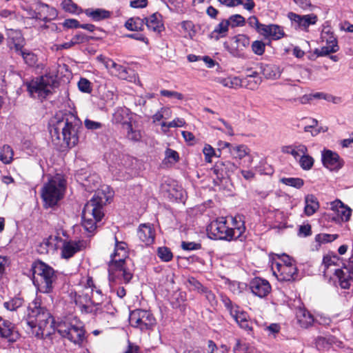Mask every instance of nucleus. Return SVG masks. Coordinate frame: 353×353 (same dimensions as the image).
I'll return each instance as SVG.
<instances>
[{
	"instance_id": "obj_11",
	"label": "nucleus",
	"mask_w": 353,
	"mask_h": 353,
	"mask_svg": "<svg viewBox=\"0 0 353 353\" xmlns=\"http://www.w3.org/2000/svg\"><path fill=\"white\" fill-rule=\"evenodd\" d=\"M130 322L132 326L141 330H150L156 324V319L149 311L135 310L130 313Z\"/></svg>"
},
{
	"instance_id": "obj_28",
	"label": "nucleus",
	"mask_w": 353,
	"mask_h": 353,
	"mask_svg": "<svg viewBox=\"0 0 353 353\" xmlns=\"http://www.w3.org/2000/svg\"><path fill=\"white\" fill-rule=\"evenodd\" d=\"M84 12L94 21L106 19L110 17V12L102 8H88L85 10Z\"/></svg>"
},
{
	"instance_id": "obj_10",
	"label": "nucleus",
	"mask_w": 353,
	"mask_h": 353,
	"mask_svg": "<svg viewBox=\"0 0 353 353\" xmlns=\"http://www.w3.org/2000/svg\"><path fill=\"white\" fill-rule=\"evenodd\" d=\"M207 232L211 239L232 240V228L227 225V221L223 217L212 221L207 226Z\"/></svg>"
},
{
	"instance_id": "obj_41",
	"label": "nucleus",
	"mask_w": 353,
	"mask_h": 353,
	"mask_svg": "<svg viewBox=\"0 0 353 353\" xmlns=\"http://www.w3.org/2000/svg\"><path fill=\"white\" fill-rule=\"evenodd\" d=\"M341 261L340 257L334 254H328L326 256H323V265L325 267V269H327L331 265H339V262Z\"/></svg>"
},
{
	"instance_id": "obj_25",
	"label": "nucleus",
	"mask_w": 353,
	"mask_h": 353,
	"mask_svg": "<svg viewBox=\"0 0 353 353\" xmlns=\"http://www.w3.org/2000/svg\"><path fill=\"white\" fill-rule=\"evenodd\" d=\"M161 15L158 13L152 14L149 18L145 17V24L148 29L154 32H161L163 28V25L161 20Z\"/></svg>"
},
{
	"instance_id": "obj_37",
	"label": "nucleus",
	"mask_w": 353,
	"mask_h": 353,
	"mask_svg": "<svg viewBox=\"0 0 353 353\" xmlns=\"http://www.w3.org/2000/svg\"><path fill=\"white\" fill-rule=\"evenodd\" d=\"M14 152L8 145H4L0 151V160L5 164H9L13 159Z\"/></svg>"
},
{
	"instance_id": "obj_14",
	"label": "nucleus",
	"mask_w": 353,
	"mask_h": 353,
	"mask_svg": "<svg viewBox=\"0 0 353 353\" xmlns=\"http://www.w3.org/2000/svg\"><path fill=\"white\" fill-rule=\"evenodd\" d=\"M20 334L15 325L8 320L0 316V337L6 339L9 343H14L19 339Z\"/></svg>"
},
{
	"instance_id": "obj_58",
	"label": "nucleus",
	"mask_w": 353,
	"mask_h": 353,
	"mask_svg": "<svg viewBox=\"0 0 353 353\" xmlns=\"http://www.w3.org/2000/svg\"><path fill=\"white\" fill-rule=\"evenodd\" d=\"M91 39H92V37L87 36L82 32H79L72 37V41L76 45L88 42Z\"/></svg>"
},
{
	"instance_id": "obj_17",
	"label": "nucleus",
	"mask_w": 353,
	"mask_h": 353,
	"mask_svg": "<svg viewBox=\"0 0 353 353\" xmlns=\"http://www.w3.org/2000/svg\"><path fill=\"white\" fill-rule=\"evenodd\" d=\"M237 168V165L230 161H223L220 160L215 163L212 170L218 179H223L230 177Z\"/></svg>"
},
{
	"instance_id": "obj_12",
	"label": "nucleus",
	"mask_w": 353,
	"mask_h": 353,
	"mask_svg": "<svg viewBox=\"0 0 353 353\" xmlns=\"http://www.w3.org/2000/svg\"><path fill=\"white\" fill-rule=\"evenodd\" d=\"M321 156L323 165L330 170H338L344 164L343 160L339 155L330 150H323Z\"/></svg>"
},
{
	"instance_id": "obj_19",
	"label": "nucleus",
	"mask_w": 353,
	"mask_h": 353,
	"mask_svg": "<svg viewBox=\"0 0 353 353\" xmlns=\"http://www.w3.org/2000/svg\"><path fill=\"white\" fill-rule=\"evenodd\" d=\"M74 301L82 314H90L92 312L93 307L90 305L91 294H89L88 292L76 294Z\"/></svg>"
},
{
	"instance_id": "obj_26",
	"label": "nucleus",
	"mask_w": 353,
	"mask_h": 353,
	"mask_svg": "<svg viewBox=\"0 0 353 353\" xmlns=\"http://www.w3.org/2000/svg\"><path fill=\"white\" fill-rule=\"evenodd\" d=\"M81 250L80 241H70L65 242L61 250V256L64 259H70Z\"/></svg>"
},
{
	"instance_id": "obj_64",
	"label": "nucleus",
	"mask_w": 353,
	"mask_h": 353,
	"mask_svg": "<svg viewBox=\"0 0 353 353\" xmlns=\"http://www.w3.org/2000/svg\"><path fill=\"white\" fill-rule=\"evenodd\" d=\"M201 293L205 295L206 299L209 301L211 305H216L217 301L216 300L215 294L211 290H208L207 288H205Z\"/></svg>"
},
{
	"instance_id": "obj_36",
	"label": "nucleus",
	"mask_w": 353,
	"mask_h": 353,
	"mask_svg": "<svg viewBox=\"0 0 353 353\" xmlns=\"http://www.w3.org/2000/svg\"><path fill=\"white\" fill-rule=\"evenodd\" d=\"M230 153L234 158L241 159L248 155L249 151L245 145H232L230 149Z\"/></svg>"
},
{
	"instance_id": "obj_63",
	"label": "nucleus",
	"mask_w": 353,
	"mask_h": 353,
	"mask_svg": "<svg viewBox=\"0 0 353 353\" xmlns=\"http://www.w3.org/2000/svg\"><path fill=\"white\" fill-rule=\"evenodd\" d=\"M234 353H249L248 347L245 343H242L240 340H236V345L233 348Z\"/></svg>"
},
{
	"instance_id": "obj_18",
	"label": "nucleus",
	"mask_w": 353,
	"mask_h": 353,
	"mask_svg": "<svg viewBox=\"0 0 353 353\" xmlns=\"http://www.w3.org/2000/svg\"><path fill=\"white\" fill-rule=\"evenodd\" d=\"M252 292L260 298L265 297L271 291L269 282L259 277L253 279L249 284Z\"/></svg>"
},
{
	"instance_id": "obj_16",
	"label": "nucleus",
	"mask_w": 353,
	"mask_h": 353,
	"mask_svg": "<svg viewBox=\"0 0 353 353\" xmlns=\"http://www.w3.org/2000/svg\"><path fill=\"white\" fill-rule=\"evenodd\" d=\"M334 274L339 279L341 288L349 289L351 281H353V261H350L347 265H344L341 269L335 270Z\"/></svg>"
},
{
	"instance_id": "obj_42",
	"label": "nucleus",
	"mask_w": 353,
	"mask_h": 353,
	"mask_svg": "<svg viewBox=\"0 0 353 353\" xmlns=\"http://www.w3.org/2000/svg\"><path fill=\"white\" fill-rule=\"evenodd\" d=\"M281 183L288 186H291L297 189L301 188L304 185V181L301 178H281L280 179Z\"/></svg>"
},
{
	"instance_id": "obj_45",
	"label": "nucleus",
	"mask_w": 353,
	"mask_h": 353,
	"mask_svg": "<svg viewBox=\"0 0 353 353\" xmlns=\"http://www.w3.org/2000/svg\"><path fill=\"white\" fill-rule=\"evenodd\" d=\"M229 23V26H231L232 28L243 26L245 23V19L241 14H234L229 17L228 19L225 20Z\"/></svg>"
},
{
	"instance_id": "obj_7",
	"label": "nucleus",
	"mask_w": 353,
	"mask_h": 353,
	"mask_svg": "<svg viewBox=\"0 0 353 353\" xmlns=\"http://www.w3.org/2000/svg\"><path fill=\"white\" fill-rule=\"evenodd\" d=\"M56 331L63 338L68 339L74 344L81 345L85 340V331L82 326L72 325L68 322H59Z\"/></svg>"
},
{
	"instance_id": "obj_2",
	"label": "nucleus",
	"mask_w": 353,
	"mask_h": 353,
	"mask_svg": "<svg viewBox=\"0 0 353 353\" xmlns=\"http://www.w3.org/2000/svg\"><path fill=\"white\" fill-rule=\"evenodd\" d=\"M26 323L32 329V334L38 339L50 337L56 332L57 324L49 310L42 306L41 300L39 297L29 303Z\"/></svg>"
},
{
	"instance_id": "obj_22",
	"label": "nucleus",
	"mask_w": 353,
	"mask_h": 353,
	"mask_svg": "<svg viewBox=\"0 0 353 353\" xmlns=\"http://www.w3.org/2000/svg\"><path fill=\"white\" fill-rule=\"evenodd\" d=\"M261 34L265 37H271L274 40H278L285 37L283 28L276 24L262 26Z\"/></svg>"
},
{
	"instance_id": "obj_23",
	"label": "nucleus",
	"mask_w": 353,
	"mask_h": 353,
	"mask_svg": "<svg viewBox=\"0 0 353 353\" xmlns=\"http://www.w3.org/2000/svg\"><path fill=\"white\" fill-rule=\"evenodd\" d=\"M137 235L145 245H151L154 241V231L149 224H141L139 227Z\"/></svg>"
},
{
	"instance_id": "obj_61",
	"label": "nucleus",
	"mask_w": 353,
	"mask_h": 353,
	"mask_svg": "<svg viewBox=\"0 0 353 353\" xmlns=\"http://www.w3.org/2000/svg\"><path fill=\"white\" fill-rule=\"evenodd\" d=\"M185 122L184 119L177 118V119H174L173 121L168 122V123L163 122L162 126L167 127L168 128H176V127H182L185 125Z\"/></svg>"
},
{
	"instance_id": "obj_24",
	"label": "nucleus",
	"mask_w": 353,
	"mask_h": 353,
	"mask_svg": "<svg viewBox=\"0 0 353 353\" xmlns=\"http://www.w3.org/2000/svg\"><path fill=\"white\" fill-rule=\"evenodd\" d=\"M121 114L118 110L114 115V119L117 123H122L124 128L127 131V137L133 141H138L141 139V132L139 130H135L133 129L132 123L128 121H122V119L120 118Z\"/></svg>"
},
{
	"instance_id": "obj_6",
	"label": "nucleus",
	"mask_w": 353,
	"mask_h": 353,
	"mask_svg": "<svg viewBox=\"0 0 353 353\" xmlns=\"http://www.w3.org/2000/svg\"><path fill=\"white\" fill-rule=\"evenodd\" d=\"M57 84L56 77L46 74L27 83L26 87L31 97L43 99L52 93V90Z\"/></svg>"
},
{
	"instance_id": "obj_8",
	"label": "nucleus",
	"mask_w": 353,
	"mask_h": 353,
	"mask_svg": "<svg viewBox=\"0 0 353 353\" xmlns=\"http://www.w3.org/2000/svg\"><path fill=\"white\" fill-rule=\"evenodd\" d=\"M125 259L118 258L110 261L108 264V278L110 282H117L122 278L125 283L130 281L132 278V273L125 268Z\"/></svg>"
},
{
	"instance_id": "obj_50",
	"label": "nucleus",
	"mask_w": 353,
	"mask_h": 353,
	"mask_svg": "<svg viewBox=\"0 0 353 353\" xmlns=\"http://www.w3.org/2000/svg\"><path fill=\"white\" fill-rule=\"evenodd\" d=\"M36 10H38V12H41V20L44 22H48L49 19L48 16L46 14L48 10H49V6L46 3H42L41 1L38 0L36 2Z\"/></svg>"
},
{
	"instance_id": "obj_4",
	"label": "nucleus",
	"mask_w": 353,
	"mask_h": 353,
	"mask_svg": "<svg viewBox=\"0 0 353 353\" xmlns=\"http://www.w3.org/2000/svg\"><path fill=\"white\" fill-rule=\"evenodd\" d=\"M31 270L33 275V283L37 286L41 293L52 292L57 280V272L48 264L41 261H34Z\"/></svg>"
},
{
	"instance_id": "obj_44",
	"label": "nucleus",
	"mask_w": 353,
	"mask_h": 353,
	"mask_svg": "<svg viewBox=\"0 0 353 353\" xmlns=\"http://www.w3.org/2000/svg\"><path fill=\"white\" fill-rule=\"evenodd\" d=\"M158 256L165 262L171 261L173 258V254L170 248L167 247H160L157 250Z\"/></svg>"
},
{
	"instance_id": "obj_31",
	"label": "nucleus",
	"mask_w": 353,
	"mask_h": 353,
	"mask_svg": "<svg viewBox=\"0 0 353 353\" xmlns=\"http://www.w3.org/2000/svg\"><path fill=\"white\" fill-rule=\"evenodd\" d=\"M233 221L235 223V226L234 228H232V240L239 239L243 241L245 239V236H243L245 231L244 221H242L241 218H239V221H237L236 217H235Z\"/></svg>"
},
{
	"instance_id": "obj_40",
	"label": "nucleus",
	"mask_w": 353,
	"mask_h": 353,
	"mask_svg": "<svg viewBox=\"0 0 353 353\" xmlns=\"http://www.w3.org/2000/svg\"><path fill=\"white\" fill-rule=\"evenodd\" d=\"M300 157L299 163L301 168L304 170H310L313 167L314 163L313 157L307 154V153L301 154V156Z\"/></svg>"
},
{
	"instance_id": "obj_13",
	"label": "nucleus",
	"mask_w": 353,
	"mask_h": 353,
	"mask_svg": "<svg viewBox=\"0 0 353 353\" xmlns=\"http://www.w3.org/2000/svg\"><path fill=\"white\" fill-rule=\"evenodd\" d=\"M279 274H276L278 279L281 281H292L296 279L298 276L297 268L292 262L288 264L276 263Z\"/></svg>"
},
{
	"instance_id": "obj_43",
	"label": "nucleus",
	"mask_w": 353,
	"mask_h": 353,
	"mask_svg": "<svg viewBox=\"0 0 353 353\" xmlns=\"http://www.w3.org/2000/svg\"><path fill=\"white\" fill-rule=\"evenodd\" d=\"M21 57L24 62L30 67H34L38 61L37 56L30 51H21Z\"/></svg>"
},
{
	"instance_id": "obj_46",
	"label": "nucleus",
	"mask_w": 353,
	"mask_h": 353,
	"mask_svg": "<svg viewBox=\"0 0 353 353\" xmlns=\"http://www.w3.org/2000/svg\"><path fill=\"white\" fill-rule=\"evenodd\" d=\"M339 237L338 234H319L315 236V241L319 243H331Z\"/></svg>"
},
{
	"instance_id": "obj_56",
	"label": "nucleus",
	"mask_w": 353,
	"mask_h": 353,
	"mask_svg": "<svg viewBox=\"0 0 353 353\" xmlns=\"http://www.w3.org/2000/svg\"><path fill=\"white\" fill-rule=\"evenodd\" d=\"M235 307L236 309L239 308L237 305H236ZM231 315L234 319L238 325L248 320L247 314L244 312H239L237 310H235L233 312V314Z\"/></svg>"
},
{
	"instance_id": "obj_57",
	"label": "nucleus",
	"mask_w": 353,
	"mask_h": 353,
	"mask_svg": "<svg viewBox=\"0 0 353 353\" xmlns=\"http://www.w3.org/2000/svg\"><path fill=\"white\" fill-rule=\"evenodd\" d=\"M181 248L187 251L197 250L201 248V244L195 242L182 241Z\"/></svg>"
},
{
	"instance_id": "obj_3",
	"label": "nucleus",
	"mask_w": 353,
	"mask_h": 353,
	"mask_svg": "<svg viewBox=\"0 0 353 353\" xmlns=\"http://www.w3.org/2000/svg\"><path fill=\"white\" fill-rule=\"evenodd\" d=\"M107 201L108 199L104 192L97 191L85 205L82 212V225L88 232H93L97 228V223L100 222L103 217L102 208Z\"/></svg>"
},
{
	"instance_id": "obj_62",
	"label": "nucleus",
	"mask_w": 353,
	"mask_h": 353,
	"mask_svg": "<svg viewBox=\"0 0 353 353\" xmlns=\"http://www.w3.org/2000/svg\"><path fill=\"white\" fill-rule=\"evenodd\" d=\"M203 152L205 157V161L208 163L211 162V158L212 157L216 155V152L214 151V148L210 145H206L204 147Z\"/></svg>"
},
{
	"instance_id": "obj_34",
	"label": "nucleus",
	"mask_w": 353,
	"mask_h": 353,
	"mask_svg": "<svg viewBox=\"0 0 353 353\" xmlns=\"http://www.w3.org/2000/svg\"><path fill=\"white\" fill-rule=\"evenodd\" d=\"M105 65L106 68L114 69L116 72V75H117L120 79H125L127 78V69L124 66L116 63L112 59H108L105 62Z\"/></svg>"
},
{
	"instance_id": "obj_49",
	"label": "nucleus",
	"mask_w": 353,
	"mask_h": 353,
	"mask_svg": "<svg viewBox=\"0 0 353 353\" xmlns=\"http://www.w3.org/2000/svg\"><path fill=\"white\" fill-rule=\"evenodd\" d=\"M23 303V299L19 297H15L10 301L4 303V307L9 310L14 311L20 307Z\"/></svg>"
},
{
	"instance_id": "obj_35",
	"label": "nucleus",
	"mask_w": 353,
	"mask_h": 353,
	"mask_svg": "<svg viewBox=\"0 0 353 353\" xmlns=\"http://www.w3.org/2000/svg\"><path fill=\"white\" fill-rule=\"evenodd\" d=\"M105 294H102L100 289H96L94 291L91 292V304L93 307H98L103 304L107 299H108Z\"/></svg>"
},
{
	"instance_id": "obj_52",
	"label": "nucleus",
	"mask_w": 353,
	"mask_h": 353,
	"mask_svg": "<svg viewBox=\"0 0 353 353\" xmlns=\"http://www.w3.org/2000/svg\"><path fill=\"white\" fill-rule=\"evenodd\" d=\"M187 283L188 284V287L190 288V290H196L200 293H201V292L205 288L194 277L188 278L187 280Z\"/></svg>"
},
{
	"instance_id": "obj_38",
	"label": "nucleus",
	"mask_w": 353,
	"mask_h": 353,
	"mask_svg": "<svg viewBox=\"0 0 353 353\" xmlns=\"http://www.w3.org/2000/svg\"><path fill=\"white\" fill-rule=\"evenodd\" d=\"M217 82L230 88H235L242 85V81L239 77L219 78Z\"/></svg>"
},
{
	"instance_id": "obj_21",
	"label": "nucleus",
	"mask_w": 353,
	"mask_h": 353,
	"mask_svg": "<svg viewBox=\"0 0 353 353\" xmlns=\"http://www.w3.org/2000/svg\"><path fill=\"white\" fill-rule=\"evenodd\" d=\"M116 308L112 305L110 299H107L99 307L93 308L91 314L94 316L105 317L106 316H114Z\"/></svg>"
},
{
	"instance_id": "obj_53",
	"label": "nucleus",
	"mask_w": 353,
	"mask_h": 353,
	"mask_svg": "<svg viewBox=\"0 0 353 353\" xmlns=\"http://www.w3.org/2000/svg\"><path fill=\"white\" fill-rule=\"evenodd\" d=\"M261 69L263 74L267 79H274L277 76L276 72L274 70V66L271 65H261Z\"/></svg>"
},
{
	"instance_id": "obj_5",
	"label": "nucleus",
	"mask_w": 353,
	"mask_h": 353,
	"mask_svg": "<svg viewBox=\"0 0 353 353\" xmlns=\"http://www.w3.org/2000/svg\"><path fill=\"white\" fill-rule=\"evenodd\" d=\"M65 188V181L59 174L50 178L41 190V198L46 208L54 207L63 198Z\"/></svg>"
},
{
	"instance_id": "obj_30",
	"label": "nucleus",
	"mask_w": 353,
	"mask_h": 353,
	"mask_svg": "<svg viewBox=\"0 0 353 353\" xmlns=\"http://www.w3.org/2000/svg\"><path fill=\"white\" fill-rule=\"evenodd\" d=\"M307 148L301 143L284 146L282 148L283 152L292 154L296 159L301 154L307 153Z\"/></svg>"
},
{
	"instance_id": "obj_20",
	"label": "nucleus",
	"mask_w": 353,
	"mask_h": 353,
	"mask_svg": "<svg viewBox=\"0 0 353 353\" xmlns=\"http://www.w3.org/2000/svg\"><path fill=\"white\" fill-rule=\"evenodd\" d=\"M288 17L292 21L296 23L299 27L305 28L310 25L315 24L317 20V17L314 14L301 16L294 12H289Z\"/></svg>"
},
{
	"instance_id": "obj_32",
	"label": "nucleus",
	"mask_w": 353,
	"mask_h": 353,
	"mask_svg": "<svg viewBox=\"0 0 353 353\" xmlns=\"http://www.w3.org/2000/svg\"><path fill=\"white\" fill-rule=\"evenodd\" d=\"M228 27L229 23L225 20H223L211 32L210 38L219 40L220 38L224 37L228 31Z\"/></svg>"
},
{
	"instance_id": "obj_51",
	"label": "nucleus",
	"mask_w": 353,
	"mask_h": 353,
	"mask_svg": "<svg viewBox=\"0 0 353 353\" xmlns=\"http://www.w3.org/2000/svg\"><path fill=\"white\" fill-rule=\"evenodd\" d=\"M61 6L65 12L72 14L77 13L79 10H81L77 4L74 3L72 0H63Z\"/></svg>"
},
{
	"instance_id": "obj_9",
	"label": "nucleus",
	"mask_w": 353,
	"mask_h": 353,
	"mask_svg": "<svg viewBox=\"0 0 353 353\" xmlns=\"http://www.w3.org/2000/svg\"><path fill=\"white\" fill-rule=\"evenodd\" d=\"M225 48L234 57L246 59L247 50L250 46V38L245 34H238L231 39V42L223 43Z\"/></svg>"
},
{
	"instance_id": "obj_47",
	"label": "nucleus",
	"mask_w": 353,
	"mask_h": 353,
	"mask_svg": "<svg viewBox=\"0 0 353 353\" xmlns=\"http://www.w3.org/2000/svg\"><path fill=\"white\" fill-rule=\"evenodd\" d=\"M173 299L175 301H172V304L174 307L184 308V305H182L186 301V294L183 292H176L173 294Z\"/></svg>"
},
{
	"instance_id": "obj_27",
	"label": "nucleus",
	"mask_w": 353,
	"mask_h": 353,
	"mask_svg": "<svg viewBox=\"0 0 353 353\" xmlns=\"http://www.w3.org/2000/svg\"><path fill=\"white\" fill-rule=\"evenodd\" d=\"M339 48L337 43V40L336 38L331 37L330 40L327 41V46H323L321 48V50L316 49L314 53L318 57H323L327 55L330 53H334L339 50Z\"/></svg>"
},
{
	"instance_id": "obj_33",
	"label": "nucleus",
	"mask_w": 353,
	"mask_h": 353,
	"mask_svg": "<svg viewBox=\"0 0 353 353\" xmlns=\"http://www.w3.org/2000/svg\"><path fill=\"white\" fill-rule=\"evenodd\" d=\"M145 25V19L139 17L129 19L125 24V28L131 31H142Z\"/></svg>"
},
{
	"instance_id": "obj_54",
	"label": "nucleus",
	"mask_w": 353,
	"mask_h": 353,
	"mask_svg": "<svg viewBox=\"0 0 353 353\" xmlns=\"http://www.w3.org/2000/svg\"><path fill=\"white\" fill-rule=\"evenodd\" d=\"M252 52L257 55H262L265 49V44L262 41H254L251 45Z\"/></svg>"
},
{
	"instance_id": "obj_39",
	"label": "nucleus",
	"mask_w": 353,
	"mask_h": 353,
	"mask_svg": "<svg viewBox=\"0 0 353 353\" xmlns=\"http://www.w3.org/2000/svg\"><path fill=\"white\" fill-rule=\"evenodd\" d=\"M116 245L114 252L111 254V261L118 259L117 257L124 259L126 256L125 243L123 241L119 242L117 237H115Z\"/></svg>"
},
{
	"instance_id": "obj_60",
	"label": "nucleus",
	"mask_w": 353,
	"mask_h": 353,
	"mask_svg": "<svg viewBox=\"0 0 353 353\" xmlns=\"http://www.w3.org/2000/svg\"><path fill=\"white\" fill-rule=\"evenodd\" d=\"M165 158L169 160L170 162L176 163L179 160V156L176 151L170 148L166 149L165 152Z\"/></svg>"
},
{
	"instance_id": "obj_29",
	"label": "nucleus",
	"mask_w": 353,
	"mask_h": 353,
	"mask_svg": "<svg viewBox=\"0 0 353 353\" xmlns=\"http://www.w3.org/2000/svg\"><path fill=\"white\" fill-rule=\"evenodd\" d=\"M305 213L307 216L312 215L319 208V201L313 194H307L305 197Z\"/></svg>"
},
{
	"instance_id": "obj_48",
	"label": "nucleus",
	"mask_w": 353,
	"mask_h": 353,
	"mask_svg": "<svg viewBox=\"0 0 353 353\" xmlns=\"http://www.w3.org/2000/svg\"><path fill=\"white\" fill-rule=\"evenodd\" d=\"M241 81H242L241 86H245L250 90H255L261 82V78H257L256 79H251L250 77H245L241 79Z\"/></svg>"
},
{
	"instance_id": "obj_59",
	"label": "nucleus",
	"mask_w": 353,
	"mask_h": 353,
	"mask_svg": "<svg viewBox=\"0 0 353 353\" xmlns=\"http://www.w3.org/2000/svg\"><path fill=\"white\" fill-rule=\"evenodd\" d=\"M248 23L250 27L254 28L256 30L261 34L262 26H264L265 24L260 23L256 17H250L248 19Z\"/></svg>"
},
{
	"instance_id": "obj_55",
	"label": "nucleus",
	"mask_w": 353,
	"mask_h": 353,
	"mask_svg": "<svg viewBox=\"0 0 353 353\" xmlns=\"http://www.w3.org/2000/svg\"><path fill=\"white\" fill-rule=\"evenodd\" d=\"M91 83L85 78H81L79 83H78V87L79 89L85 93H90L92 91L91 88Z\"/></svg>"
},
{
	"instance_id": "obj_1",
	"label": "nucleus",
	"mask_w": 353,
	"mask_h": 353,
	"mask_svg": "<svg viewBox=\"0 0 353 353\" xmlns=\"http://www.w3.org/2000/svg\"><path fill=\"white\" fill-rule=\"evenodd\" d=\"M83 130L81 121L70 111L57 112L50 123V134L55 145H59L62 139L67 147H74L82 138Z\"/></svg>"
},
{
	"instance_id": "obj_15",
	"label": "nucleus",
	"mask_w": 353,
	"mask_h": 353,
	"mask_svg": "<svg viewBox=\"0 0 353 353\" xmlns=\"http://www.w3.org/2000/svg\"><path fill=\"white\" fill-rule=\"evenodd\" d=\"M331 210L333 212L330 216L335 222L347 221L350 218L351 209L339 200H336L331 203Z\"/></svg>"
}]
</instances>
